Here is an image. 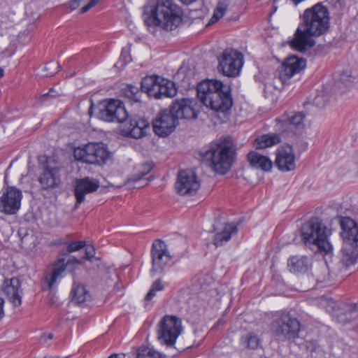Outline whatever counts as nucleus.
Wrapping results in <instances>:
<instances>
[{
	"instance_id": "19",
	"label": "nucleus",
	"mask_w": 358,
	"mask_h": 358,
	"mask_svg": "<svg viewBox=\"0 0 358 358\" xmlns=\"http://www.w3.org/2000/svg\"><path fill=\"white\" fill-rule=\"evenodd\" d=\"M200 187V182L195 173L190 170L181 171L176 182L177 192L182 194H193Z\"/></svg>"
},
{
	"instance_id": "6",
	"label": "nucleus",
	"mask_w": 358,
	"mask_h": 358,
	"mask_svg": "<svg viewBox=\"0 0 358 358\" xmlns=\"http://www.w3.org/2000/svg\"><path fill=\"white\" fill-rule=\"evenodd\" d=\"M141 89L150 96L155 99L173 97L177 94L174 82L157 76L144 78L141 83Z\"/></svg>"
},
{
	"instance_id": "54",
	"label": "nucleus",
	"mask_w": 358,
	"mask_h": 358,
	"mask_svg": "<svg viewBox=\"0 0 358 358\" xmlns=\"http://www.w3.org/2000/svg\"><path fill=\"white\" fill-rule=\"evenodd\" d=\"M55 73V71L48 72V73L45 74V76H53Z\"/></svg>"
},
{
	"instance_id": "42",
	"label": "nucleus",
	"mask_w": 358,
	"mask_h": 358,
	"mask_svg": "<svg viewBox=\"0 0 358 358\" xmlns=\"http://www.w3.org/2000/svg\"><path fill=\"white\" fill-rule=\"evenodd\" d=\"M155 291L159 292L162 291L164 289V284L159 280H157L153 282L151 286Z\"/></svg>"
},
{
	"instance_id": "11",
	"label": "nucleus",
	"mask_w": 358,
	"mask_h": 358,
	"mask_svg": "<svg viewBox=\"0 0 358 358\" xmlns=\"http://www.w3.org/2000/svg\"><path fill=\"white\" fill-rule=\"evenodd\" d=\"M321 305L329 312H331L333 317L342 324L349 322L358 313V304L349 303L343 304L342 306H337L336 302L331 299L322 297Z\"/></svg>"
},
{
	"instance_id": "15",
	"label": "nucleus",
	"mask_w": 358,
	"mask_h": 358,
	"mask_svg": "<svg viewBox=\"0 0 358 358\" xmlns=\"http://www.w3.org/2000/svg\"><path fill=\"white\" fill-rule=\"evenodd\" d=\"M296 155L292 145L280 146L275 152V164L281 172H289L296 169Z\"/></svg>"
},
{
	"instance_id": "35",
	"label": "nucleus",
	"mask_w": 358,
	"mask_h": 358,
	"mask_svg": "<svg viewBox=\"0 0 358 358\" xmlns=\"http://www.w3.org/2000/svg\"><path fill=\"white\" fill-rule=\"evenodd\" d=\"M137 358H164L163 355L148 346H141L137 350Z\"/></svg>"
},
{
	"instance_id": "48",
	"label": "nucleus",
	"mask_w": 358,
	"mask_h": 358,
	"mask_svg": "<svg viewBox=\"0 0 358 358\" xmlns=\"http://www.w3.org/2000/svg\"><path fill=\"white\" fill-rule=\"evenodd\" d=\"M94 249L93 248H87L86 250V258L91 259L94 256Z\"/></svg>"
},
{
	"instance_id": "12",
	"label": "nucleus",
	"mask_w": 358,
	"mask_h": 358,
	"mask_svg": "<svg viewBox=\"0 0 358 358\" xmlns=\"http://www.w3.org/2000/svg\"><path fill=\"white\" fill-rule=\"evenodd\" d=\"M299 321L289 314L283 313L272 324V331L276 336L283 338H295L299 331Z\"/></svg>"
},
{
	"instance_id": "43",
	"label": "nucleus",
	"mask_w": 358,
	"mask_h": 358,
	"mask_svg": "<svg viewBox=\"0 0 358 358\" xmlns=\"http://www.w3.org/2000/svg\"><path fill=\"white\" fill-rule=\"evenodd\" d=\"M80 6H82L80 0H72L69 2V8L71 10H75Z\"/></svg>"
},
{
	"instance_id": "14",
	"label": "nucleus",
	"mask_w": 358,
	"mask_h": 358,
	"mask_svg": "<svg viewBox=\"0 0 358 358\" xmlns=\"http://www.w3.org/2000/svg\"><path fill=\"white\" fill-rule=\"evenodd\" d=\"M178 122L171 110H164L159 113L152 122L153 129L159 136H166L172 133Z\"/></svg>"
},
{
	"instance_id": "34",
	"label": "nucleus",
	"mask_w": 358,
	"mask_h": 358,
	"mask_svg": "<svg viewBox=\"0 0 358 358\" xmlns=\"http://www.w3.org/2000/svg\"><path fill=\"white\" fill-rule=\"evenodd\" d=\"M73 300L81 303L90 299V295L83 285L74 286L72 289Z\"/></svg>"
},
{
	"instance_id": "51",
	"label": "nucleus",
	"mask_w": 358,
	"mask_h": 358,
	"mask_svg": "<svg viewBox=\"0 0 358 358\" xmlns=\"http://www.w3.org/2000/svg\"><path fill=\"white\" fill-rule=\"evenodd\" d=\"M108 358H124V355L123 354H113L109 356Z\"/></svg>"
},
{
	"instance_id": "2",
	"label": "nucleus",
	"mask_w": 358,
	"mask_h": 358,
	"mask_svg": "<svg viewBox=\"0 0 358 358\" xmlns=\"http://www.w3.org/2000/svg\"><path fill=\"white\" fill-rule=\"evenodd\" d=\"M197 96L205 107L217 113H225L232 106L229 87L219 80L201 81L197 86Z\"/></svg>"
},
{
	"instance_id": "4",
	"label": "nucleus",
	"mask_w": 358,
	"mask_h": 358,
	"mask_svg": "<svg viewBox=\"0 0 358 358\" xmlns=\"http://www.w3.org/2000/svg\"><path fill=\"white\" fill-rule=\"evenodd\" d=\"M301 236L305 245L315 252L324 255L332 252L328 229L319 220H312L305 223L301 229Z\"/></svg>"
},
{
	"instance_id": "40",
	"label": "nucleus",
	"mask_w": 358,
	"mask_h": 358,
	"mask_svg": "<svg viewBox=\"0 0 358 358\" xmlns=\"http://www.w3.org/2000/svg\"><path fill=\"white\" fill-rule=\"evenodd\" d=\"M81 5L83 6L80 12L82 13H85L90 10L92 8L95 6L100 0H80Z\"/></svg>"
},
{
	"instance_id": "32",
	"label": "nucleus",
	"mask_w": 358,
	"mask_h": 358,
	"mask_svg": "<svg viewBox=\"0 0 358 358\" xmlns=\"http://www.w3.org/2000/svg\"><path fill=\"white\" fill-rule=\"evenodd\" d=\"M358 248L346 246L345 244L342 248L341 263L346 267L355 264L358 256Z\"/></svg>"
},
{
	"instance_id": "41",
	"label": "nucleus",
	"mask_w": 358,
	"mask_h": 358,
	"mask_svg": "<svg viewBox=\"0 0 358 358\" xmlns=\"http://www.w3.org/2000/svg\"><path fill=\"white\" fill-rule=\"evenodd\" d=\"M85 245L86 242L84 241L72 242L68 245L67 250L69 252H73L81 250Z\"/></svg>"
},
{
	"instance_id": "1",
	"label": "nucleus",
	"mask_w": 358,
	"mask_h": 358,
	"mask_svg": "<svg viewBox=\"0 0 358 358\" xmlns=\"http://www.w3.org/2000/svg\"><path fill=\"white\" fill-rule=\"evenodd\" d=\"M329 27V13L327 7L317 3L306 9L302 16V22L297 28L290 45L303 52L314 45L313 36L325 33Z\"/></svg>"
},
{
	"instance_id": "20",
	"label": "nucleus",
	"mask_w": 358,
	"mask_h": 358,
	"mask_svg": "<svg viewBox=\"0 0 358 358\" xmlns=\"http://www.w3.org/2000/svg\"><path fill=\"white\" fill-rule=\"evenodd\" d=\"M79 264H80V261L73 257H70L67 261L64 257L58 259L55 263L51 272L45 274V280L48 284V288H52L63 277V274L68 266Z\"/></svg>"
},
{
	"instance_id": "47",
	"label": "nucleus",
	"mask_w": 358,
	"mask_h": 358,
	"mask_svg": "<svg viewBox=\"0 0 358 358\" xmlns=\"http://www.w3.org/2000/svg\"><path fill=\"white\" fill-rule=\"evenodd\" d=\"M322 100V96H317L315 98V100H314V103L317 106V107H320V108H322L325 106L324 103H321V101Z\"/></svg>"
},
{
	"instance_id": "24",
	"label": "nucleus",
	"mask_w": 358,
	"mask_h": 358,
	"mask_svg": "<svg viewBox=\"0 0 358 358\" xmlns=\"http://www.w3.org/2000/svg\"><path fill=\"white\" fill-rule=\"evenodd\" d=\"M38 182L44 189H53L58 187L61 182L59 169L48 164L40 174Z\"/></svg>"
},
{
	"instance_id": "38",
	"label": "nucleus",
	"mask_w": 358,
	"mask_h": 358,
	"mask_svg": "<svg viewBox=\"0 0 358 358\" xmlns=\"http://www.w3.org/2000/svg\"><path fill=\"white\" fill-rule=\"evenodd\" d=\"M280 69H278L275 73L274 78L271 83L273 87L278 90H281L288 80H282L279 79Z\"/></svg>"
},
{
	"instance_id": "55",
	"label": "nucleus",
	"mask_w": 358,
	"mask_h": 358,
	"mask_svg": "<svg viewBox=\"0 0 358 358\" xmlns=\"http://www.w3.org/2000/svg\"><path fill=\"white\" fill-rule=\"evenodd\" d=\"M48 338L49 339H52V334H49V335H48Z\"/></svg>"
},
{
	"instance_id": "29",
	"label": "nucleus",
	"mask_w": 358,
	"mask_h": 358,
	"mask_svg": "<svg viewBox=\"0 0 358 358\" xmlns=\"http://www.w3.org/2000/svg\"><path fill=\"white\" fill-rule=\"evenodd\" d=\"M248 159L251 166L255 169L268 172L272 169L273 162L271 159L260 153L252 151L248 155Z\"/></svg>"
},
{
	"instance_id": "13",
	"label": "nucleus",
	"mask_w": 358,
	"mask_h": 358,
	"mask_svg": "<svg viewBox=\"0 0 358 358\" xmlns=\"http://www.w3.org/2000/svg\"><path fill=\"white\" fill-rule=\"evenodd\" d=\"M22 191L13 186L3 189L0 196V212L6 215L17 213L21 206Z\"/></svg>"
},
{
	"instance_id": "45",
	"label": "nucleus",
	"mask_w": 358,
	"mask_h": 358,
	"mask_svg": "<svg viewBox=\"0 0 358 358\" xmlns=\"http://www.w3.org/2000/svg\"><path fill=\"white\" fill-rule=\"evenodd\" d=\"M157 292L155 291L152 287L149 292H148L147 295L145 296V299L148 301L151 300L155 295Z\"/></svg>"
},
{
	"instance_id": "46",
	"label": "nucleus",
	"mask_w": 358,
	"mask_h": 358,
	"mask_svg": "<svg viewBox=\"0 0 358 358\" xmlns=\"http://www.w3.org/2000/svg\"><path fill=\"white\" fill-rule=\"evenodd\" d=\"M306 346L310 350H315L317 347V342L310 341L307 342Z\"/></svg>"
},
{
	"instance_id": "52",
	"label": "nucleus",
	"mask_w": 358,
	"mask_h": 358,
	"mask_svg": "<svg viewBox=\"0 0 358 358\" xmlns=\"http://www.w3.org/2000/svg\"><path fill=\"white\" fill-rule=\"evenodd\" d=\"M180 2H182L183 4L189 5L193 2H194L196 0H179Z\"/></svg>"
},
{
	"instance_id": "28",
	"label": "nucleus",
	"mask_w": 358,
	"mask_h": 358,
	"mask_svg": "<svg viewBox=\"0 0 358 358\" xmlns=\"http://www.w3.org/2000/svg\"><path fill=\"white\" fill-rule=\"evenodd\" d=\"M152 169V166L148 163H143L136 167L135 173L127 179L126 185L129 187H140L148 184L147 180L143 178L148 174Z\"/></svg>"
},
{
	"instance_id": "53",
	"label": "nucleus",
	"mask_w": 358,
	"mask_h": 358,
	"mask_svg": "<svg viewBox=\"0 0 358 358\" xmlns=\"http://www.w3.org/2000/svg\"><path fill=\"white\" fill-rule=\"evenodd\" d=\"M4 75V70L2 67L0 66V78H2Z\"/></svg>"
},
{
	"instance_id": "7",
	"label": "nucleus",
	"mask_w": 358,
	"mask_h": 358,
	"mask_svg": "<svg viewBox=\"0 0 358 358\" xmlns=\"http://www.w3.org/2000/svg\"><path fill=\"white\" fill-rule=\"evenodd\" d=\"M95 113L97 117L106 122H117L124 124L128 119V113L124 105L120 100L111 99L106 104L99 107H90V116Z\"/></svg>"
},
{
	"instance_id": "50",
	"label": "nucleus",
	"mask_w": 358,
	"mask_h": 358,
	"mask_svg": "<svg viewBox=\"0 0 358 358\" xmlns=\"http://www.w3.org/2000/svg\"><path fill=\"white\" fill-rule=\"evenodd\" d=\"M3 300L1 298H0V320L3 318Z\"/></svg>"
},
{
	"instance_id": "39",
	"label": "nucleus",
	"mask_w": 358,
	"mask_h": 358,
	"mask_svg": "<svg viewBox=\"0 0 358 358\" xmlns=\"http://www.w3.org/2000/svg\"><path fill=\"white\" fill-rule=\"evenodd\" d=\"M126 95L132 99L134 102L138 101L140 99V92L138 88L134 86L130 85L128 87Z\"/></svg>"
},
{
	"instance_id": "9",
	"label": "nucleus",
	"mask_w": 358,
	"mask_h": 358,
	"mask_svg": "<svg viewBox=\"0 0 358 358\" xmlns=\"http://www.w3.org/2000/svg\"><path fill=\"white\" fill-rule=\"evenodd\" d=\"M181 332V320L176 316L166 315L158 324L157 338L162 343L172 345Z\"/></svg>"
},
{
	"instance_id": "33",
	"label": "nucleus",
	"mask_w": 358,
	"mask_h": 358,
	"mask_svg": "<svg viewBox=\"0 0 358 358\" xmlns=\"http://www.w3.org/2000/svg\"><path fill=\"white\" fill-rule=\"evenodd\" d=\"M229 4V0H219L208 24H213L220 20L227 12Z\"/></svg>"
},
{
	"instance_id": "56",
	"label": "nucleus",
	"mask_w": 358,
	"mask_h": 358,
	"mask_svg": "<svg viewBox=\"0 0 358 358\" xmlns=\"http://www.w3.org/2000/svg\"><path fill=\"white\" fill-rule=\"evenodd\" d=\"M45 358H55L53 357H45Z\"/></svg>"
},
{
	"instance_id": "49",
	"label": "nucleus",
	"mask_w": 358,
	"mask_h": 358,
	"mask_svg": "<svg viewBox=\"0 0 358 358\" xmlns=\"http://www.w3.org/2000/svg\"><path fill=\"white\" fill-rule=\"evenodd\" d=\"M108 278L112 281L117 278V274L114 269L109 272Z\"/></svg>"
},
{
	"instance_id": "18",
	"label": "nucleus",
	"mask_w": 358,
	"mask_h": 358,
	"mask_svg": "<svg viewBox=\"0 0 358 358\" xmlns=\"http://www.w3.org/2000/svg\"><path fill=\"white\" fill-rule=\"evenodd\" d=\"M150 129V122L147 120L134 117L121 125L120 132L124 136L140 138L145 136Z\"/></svg>"
},
{
	"instance_id": "27",
	"label": "nucleus",
	"mask_w": 358,
	"mask_h": 358,
	"mask_svg": "<svg viewBox=\"0 0 358 358\" xmlns=\"http://www.w3.org/2000/svg\"><path fill=\"white\" fill-rule=\"evenodd\" d=\"M238 231V228L234 223H225L216 229L213 239V243L216 247L221 246L228 242L233 235Z\"/></svg>"
},
{
	"instance_id": "44",
	"label": "nucleus",
	"mask_w": 358,
	"mask_h": 358,
	"mask_svg": "<svg viewBox=\"0 0 358 358\" xmlns=\"http://www.w3.org/2000/svg\"><path fill=\"white\" fill-rule=\"evenodd\" d=\"M59 67V64L55 62H50L47 66H44L43 69L45 71H48L49 70L55 68L56 69Z\"/></svg>"
},
{
	"instance_id": "16",
	"label": "nucleus",
	"mask_w": 358,
	"mask_h": 358,
	"mask_svg": "<svg viewBox=\"0 0 358 358\" xmlns=\"http://www.w3.org/2000/svg\"><path fill=\"white\" fill-rule=\"evenodd\" d=\"M305 115L302 112L285 113L276 120L275 131L280 134L289 133L294 129L304 127Z\"/></svg>"
},
{
	"instance_id": "26",
	"label": "nucleus",
	"mask_w": 358,
	"mask_h": 358,
	"mask_svg": "<svg viewBox=\"0 0 358 358\" xmlns=\"http://www.w3.org/2000/svg\"><path fill=\"white\" fill-rule=\"evenodd\" d=\"M3 291L14 306L21 305L20 282L17 278H13L6 280L3 283Z\"/></svg>"
},
{
	"instance_id": "23",
	"label": "nucleus",
	"mask_w": 358,
	"mask_h": 358,
	"mask_svg": "<svg viewBox=\"0 0 358 358\" xmlns=\"http://www.w3.org/2000/svg\"><path fill=\"white\" fill-rule=\"evenodd\" d=\"M196 106L194 100L182 99L176 101L171 110L178 121L179 119L191 120L196 117Z\"/></svg>"
},
{
	"instance_id": "25",
	"label": "nucleus",
	"mask_w": 358,
	"mask_h": 358,
	"mask_svg": "<svg viewBox=\"0 0 358 358\" xmlns=\"http://www.w3.org/2000/svg\"><path fill=\"white\" fill-rule=\"evenodd\" d=\"M99 187L97 180L89 177L78 180L75 187L77 204L85 201V195L95 192Z\"/></svg>"
},
{
	"instance_id": "21",
	"label": "nucleus",
	"mask_w": 358,
	"mask_h": 358,
	"mask_svg": "<svg viewBox=\"0 0 358 358\" xmlns=\"http://www.w3.org/2000/svg\"><path fill=\"white\" fill-rule=\"evenodd\" d=\"M341 236L343 244L346 246L358 248V225L350 217H345L341 219Z\"/></svg>"
},
{
	"instance_id": "17",
	"label": "nucleus",
	"mask_w": 358,
	"mask_h": 358,
	"mask_svg": "<svg viewBox=\"0 0 358 358\" xmlns=\"http://www.w3.org/2000/svg\"><path fill=\"white\" fill-rule=\"evenodd\" d=\"M152 274L159 273L164 271L171 259V255L168 251L166 243L160 240H156L152 243Z\"/></svg>"
},
{
	"instance_id": "31",
	"label": "nucleus",
	"mask_w": 358,
	"mask_h": 358,
	"mask_svg": "<svg viewBox=\"0 0 358 358\" xmlns=\"http://www.w3.org/2000/svg\"><path fill=\"white\" fill-rule=\"evenodd\" d=\"M281 142L280 136L277 134H267L256 138L254 145L257 149H266L274 146Z\"/></svg>"
},
{
	"instance_id": "37",
	"label": "nucleus",
	"mask_w": 358,
	"mask_h": 358,
	"mask_svg": "<svg viewBox=\"0 0 358 358\" xmlns=\"http://www.w3.org/2000/svg\"><path fill=\"white\" fill-rule=\"evenodd\" d=\"M355 80V78L352 75L350 71H345L341 75L340 80L338 82V86L339 87L343 86L347 88L351 86Z\"/></svg>"
},
{
	"instance_id": "5",
	"label": "nucleus",
	"mask_w": 358,
	"mask_h": 358,
	"mask_svg": "<svg viewBox=\"0 0 358 358\" xmlns=\"http://www.w3.org/2000/svg\"><path fill=\"white\" fill-rule=\"evenodd\" d=\"M234 154L229 145L222 143L212 146L206 152L203 158L215 172L225 174L231 169Z\"/></svg>"
},
{
	"instance_id": "8",
	"label": "nucleus",
	"mask_w": 358,
	"mask_h": 358,
	"mask_svg": "<svg viewBox=\"0 0 358 358\" xmlns=\"http://www.w3.org/2000/svg\"><path fill=\"white\" fill-rule=\"evenodd\" d=\"M109 155L108 147L103 143H90L74 150L76 160L92 164L104 162Z\"/></svg>"
},
{
	"instance_id": "36",
	"label": "nucleus",
	"mask_w": 358,
	"mask_h": 358,
	"mask_svg": "<svg viewBox=\"0 0 358 358\" xmlns=\"http://www.w3.org/2000/svg\"><path fill=\"white\" fill-rule=\"evenodd\" d=\"M241 343L246 348L256 349L259 345V339L256 335L248 334L242 338Z\"/></svg>"
},
{
	"instance_id": "30",
	"label": "nucleus",
	"mask_w": 358,
	"mask_h": 358,
	"mask_svg": "<svg viewBox=\"0 0 358 358\" xmlns=\"http://www.w3.org/2000/svg\"><path fill=\"white\" fill-rule=\"evenodd\" d=\"M311 266L309 258L304 256H294L288 261V267L292 273H305Z\"/></svg>"
},
{
	"instance_id": "22",
	"label": "nucleus",
	"mask_w": 358,
	"mask_h": 358,
	"mask_svg": "<svg viewBox=\"0 0 358 358\" xmlns=\"http://www.w3.org/2000/svg\"><path fill=\"white\" fill-rule=\"evenodd\" d=\"M306 62L304 59L296 56L288 57L282 64L280 69L279 79L289 80L294 75L300 73L305 69Z\"/></svg>"
},
{
	"instance_id": "10",
	"label": "nucleus",
	"mask_w": 358,
	"mask_h": 358,
	"mask_svg": "<svg viewBox=\"0 0 358 358\" xmlns=\"http://www.w3.org/2000/svg\"><path fill=\"white\" fill-rule=\"evenodd\" d=\"M243 64V56L234 49L226 50L219 59L218 70L227 77L239 75Z\"/></svg>"
},
{
	"instance_id": "3",
	"label": "nucleus",
	"mask_w": 358,
	"mask_h": 358,
	"mask_svg": "<svg viewBox=\"0 0 358 358\" xmlns=\"http://www.w3.org/2000/svg\"><path fill=\"white\" fill-rule=\"evenodd\" d=\"M182 17V11L172 0H158L155 6L144 8V21L149 28L171 31L181 24Z\"/></svg>"
}]
</instances>
